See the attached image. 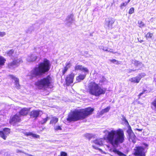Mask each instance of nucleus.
Here are the masks:
<instances>
[{
    "mask_svg": "<svg viewBox=\"0 0 156 156\" xmlns=\"http://www.w3.org/2000/svg\"><path fill=\"white\" fill-rule=\"evenodd\" d=\"M16 152L17 153H22L25 154V153L23 151H20L18 149L16 150Z\"/></svg>",
    "mask_w": 156,
    "mask_h": 156,
    "instance_id": "09e8293b",
    "label": "nucleus"
},
{
    "mask_svg": "<svg viewBox=\"0 0 156 156\" xmlns=\"http://www.w3.org/2000/svg\"><path fill=\"white\" fill-rule=\"evenodd\" d=\"M109 61L113 63L116 64H118L119 62L118 61H117L115 59H110L109 60Z\"/></svg>",
    "mask_w": 156,
    "mask_h": 156,
    "instance_id": "e433bc0d",
    "label": "nucleus"
},
{
    "mask_svg": "<svg viewBox=\"0 0 156 156\" xmlns=\"http://www.w3.org/2000/svg\"><path fill=\"white\" fill-rule=\"evenodd\" d=\"M49 119V117H47L46 118L42 120L41 121L40 123L41 124H44Z\"/></svg>",
    "mask_w": 156,
    "mask_h": 156,
    "instance_id": "2f4dec72",
    "label": "nucleus"
},
{
    "mask_svg": "<svg viewBox=\"0 0 156 156\" xmlns=\"http://www.w3.org/2000/svg\"><path fill=\"white\" fill-rule=\"evenodd\" d=\"M94 110L93 108H89L80 111L73 112L68 115L67 120L69 121H72L83 119L91 114Z\"/></svg>",
    "mask_w": 156,
    "mask_h": 156,
    "instance_id": "7ed1b4c3",
    "label": "nucleus"
},
{
    "mask_svg": "<svg viewBox=\"0 0 156 156\" xmlns=\"http://www.w3.org/2000/svg\"><path fill=\"white\" fill-rule=\"evenodd\" d=\"M30 109L24 108L22 109L19 112V115L20 116H24L27 115L29 112Z\"/></svg>",
    "mask_w": 156,
    "mask_h": 156,
    "instance_id": "2eb2a0df",
    "label": "nucleus"
},
{
    "mask_svg": "<svg viewBox=\"0 0 156 156\" xmlns=\"http://www.w3.org/2000/svg\"><path fill=\"white\" fill-rule=\"evenodd\" d=\"M133 154L136 156H145L144 149L142 147H136L134 149Z\"/></svg>",
    "mask_w": 156,
    "mask_h": 156,
    "instance_id": "423d86ee",
    "label": "nucleus"
},
{
    "mask_svg": "<svg viewBox=\"0 0 156 156\" xmlns=\"http://www.w3.org/2000/svg\"><path fill=\"white\" fill-rule=\"evenodd\" d=\"M37 58V56L34 55H32L29 56L27 58V60L29 62L34 61Z\"/></svg>",
    "mask_w": 156,
    "mask_h": 156,
    "instance_id": "6ab92c4d",
    "label": "nucleus"
},
{
    "mask_svg": "<svg viewBox=\"0 0 156 156\" xmlns=\"http://www.w3.org/2000/svg\"><path fill=\"white\" fill-rule=\"evenodd\" d=\"M136 129L137 130H138L139 131H142V129Z\"/></svg>",
    "mask_w": 156,
    "mask_h": 156,
    "instance_id": "3c124183",
    "label": "nucleus"
},
{
    "mask_svg": "<svg viewBox=\"0 0 156 156\" xmlns=\"http://www.w3.org/2000/svg\"><path fill=\"white\" fill-rule=\"evenodd\" d=\"M26 134L27 136H30L33 137H35L37 138H38L39 137V136L38 135L33 133L31 132L27 133Z\"/></svg>",
    "mask_w": 156,
    "mask_h": 156,
    "instance_id": "a878e982",
    "label": "nucleus"
},
{
    "mask_svg": "<svg viewBox=\"0 0 156 156\" xmlns=\"http://www.w3.org/2000/svg\"><path fill=\"white\" fill-rule=\"evenodd\" d=\"M71 64L70 62H67L66 63V67L67 68H68V69H69L71 66Z\"/></svg>",
    "mask_w": 156,
    "mask_h": 156,
    "instance_id": "ea45409f",
    "label": "nucleus"
},
{
    "mask_svg": "<svg viewBox=\"0 0 156 156\" xmlns=\"http://www.w3.org/2000/svg\"><path fill=\"white\" fill-rule=\"evenodd\" d=\"M58 119L56 118H53L52 120L50 121V124H53V123H56L58 121Z\"/></svg>",
    "mask_w": 156,
    "mask_h": 156,
    "instance_id": "c756f323",
    "label": "nucleus"
},
{
    "mask_svg": "<svg viewBox=\"0 0 156 156\" xmlns=\"http://www.w3.org/2000/svg\"><path fill=\"white\" fill-rule=\"evenodd\" d=\"M115 21L113 18H108L106 19L105 21V25L109 29L112 28V25Z\"/></svg>",
    "mask_w": 156,
    "mask_h": 156,
    "instance_id": "6e6552de",
    "label": "nucleus"
},
{
    "mask_svg": "<svg viewBox=\"0 0 156 156\" xmlns=\"http://www.w3.org/2000/svg\"><path fill=\"white\" fill-rule=\"evenodd\" d=\"M67 154L64 152H61L60 153V156H67Z\"/></svg>",
    "mask_w": 156,
    "mask_h": 156,
    "instance_id": "c03bdc74",
    "label": "nucleus"
},
{
    "mask_svg": "<svg viewBox=\"0 0 156 156\" xmlns=\"http://www.w3.org/2000/svg\"><path fill=\"white\" fill-rule=\"evenodd\" d=\"M134 12V9L133 8H131L129 11V14H131L133 13Z\"/></svg>",
    "mask_w": 156,
    "mask_h": 156,
    "instance_id": "4c0bfd02",
    "label": "nucleus"
},
{
    "mask_svg": "<svg viewBox=\"0 0 156 156\" xmlns=\"http://www.w3.org/2000/svg\"><path fill=\"white\" fill-rule=\"evenodd\" d=\"M104 139L102 138H100L97 139L94 141V143L98 145L101 146L103 144V141Z\"/></svg>",
    "mask_w": 156,
    "mask_h": 156,
    "instance_id": "4be33fe9",
    "label": "nucleus"
},
{
    "mask_svg": "<svg viewBox=\"0 0 156 156\" xmlns=\"http://www.w3.org/2000/svg\"><path fill=\"white\" fill-rule=\"evenodd\" d=\"M110 109V107H107L106 108L102 110L101 111L100 114L101 115H102L105 113L108 112L109 111Z\"/></svg>",
    "mask_w": 156,
    "mask_h": 156,
    "instance_id": "cd10ccee",
    "label": "nucleus"
},
{
    "mask_svg": "<svg viewBox=\"0 0 156 156\" xmlns=\"http://www.w3.org/2000/svg\"><path fill=\"white\" fill-rule=\"evenodd\" d=\"M129 136V141L132 142L134 144L135 143L136 141V138L134 134Z\"/></svg>",
    "mask_w": 156,
    "mask_h": 156,
    "instance_id": "aec40b11",
    "label": "nucleus"
},
{
    "mask_svg": "<svg viewBox=\"0 0 156 156\" xmlns=\"http://www.w3.org/2000/svg\"><path fill=\"white\" fill-rule=\"evenodd\" d=\"M124 135L123 131L119 129L117 130H112L108 131L106 138L108 142L113 146H117L122 143L124 141Z\"/></svg>",
    "mask_w": 156,
    "mask_h": 156,
    "instance_id": "f257e3e1",
    "label": "nucleus"
},
{
    "mask_svg": "<svg viewBox=\"0 0 156 156\" xmlns=\"http://www.w3.org/2000/svg\"><path fill=\"white\" fill-rule=\"evenodd\" d=\"M51 82V78L49 76L44 78L36 83L35 84L40 89L46 88H51L50 87Z\"/></svg>",
    "mask_w": 156,
    "mask_h": 156,
    "instance_id": "39448f33",
    "label": "nucleus"
},
{
    "mask_svg": "<svg viewBox=\"0 0 156 156\" xmlns=\"http://www.w3.org/2000/svg\"><path fill=\"white\" fill-rule=\"evenodd\" d=\"M128 129L127 131V132L128 133L129 136L134 134L132 130L130 125L128 126Z\"/></svg>",
    "mask_w": 156,
    "mask_h": 156,
    "instance_id": "bb28decb",
    "label": "nucleus"
},
{
    "mask_svg": "<svg viewBox=\"0 0 156 156\" xmlns=\"http://www.w3.org/2000/svg\"><path fill=\"white\" fill-rule=\"evenodd\" d=\"M99 48L100 49H102L105 51L109 52L112 53H115V52H114L113 51V49L107 47H104L103 46H100L99 47Z\"/></svg>",
    "mask_w": 156,
    "mask_h": 156,
    "instance_id": "dca6fc26",
    "label": "nucleus"
},
{
    "mask_svg": "<svg viewBox=\"0 0 156 156\" xmlns=\"http://www.w3.org/2000/svg\"><path fill=\"white\" fill-rule=\"evenodd\" d=\"M86 137L89 139H90L92 137V135L90 134H87L86 135Z\"/></svg>",
    "mask_w": 156,
    "mask_h": 156,
    "instance_id": "58836bf2",
    "label": "nucleus"
},
{
    "mask_svg": "<svg viewBox=\"0 0 156 156\" xmlns=\"http://www.w3.org/2000/svg\"><path fill=\"white\" fill-rule=\"evenodd\" d=\"M88 90L89 93L96 97L105 94L106 90L99 84L94 82H91L88 86Z\"/></svg>",
    "mask_w": 156,
    "mask_h": 156,
    "instance_id": "20e7f679",
    "label": "nucleus"
},
{
    "mask_svg": "<svg viewBox=\"0 0 156 156\" xmlns=\"http://www.w3.org/2000/svg\"><path fill=\"white\" fill-rule=\"evenodd\" d=\"M138 41H139V42H140V43L142 42L143 41V40H140V41H139L138 39Z\"/></svg>",
    "mask_w": 156,
    "mask_h": 156,
    "instance_id": "603ef678",
    "label": "nucleus"
},
{
    "mask_svg": "<svg viewBox=\"0 0 156 156\" xmlns=\"http://www.w3.org/2000/svg\"><path fill=\"white\" fill-rule=\"evenodd\" d=\"M106 79L105 78L103 77L102 79L100 81V82L101 83H103L105 81Z\"/></svg>",
    "mask_w": 156,
    "mask_h": 156,
    "instance_id": "de8ad7c7",
    "label": "nucleus"
},
{
    "mask_svg": "<svg viewBox=\"0 0 156 156\" xmlns=\"http://www.w3.org/2000/svg\"><path fill=\"white\" fill-rule=\"evenodd\" d=\"M5 59L2 56H0V69L4 65Z\"/></svg>",
    "mask_w": 156,
    "mask_h": 156,
    "instance_id": "5701e85b",
    "label": "nucleus"
},
{
    "mask_svg": "<svg viewBox=\"0 0 156 156\" xmlns=\"http://www.w3.org/2000/svg\"><path fill=\"white\" fill-rule=\"evenodd\" d=\"M68 68H67L66 66L64 67V70H63L62 71V73L63 74H65L66 72V71L68 69Z\"/></svg>",
    "mask_w": 156,
    "mask_h": 156,
    "instance_id": "a18cd8bd",
    "label": "nucleus"
},
{
    "mask_svg": "<svg viewBox=\"0 0 156 156\" xmlns=\"http://www.w3.org/2000/svg\"><path fill=\"white\" fill-rule=\"evenodd\" d=\"M130 0H128V1L127 2H126L128 4V3L130 2Z\"/></svg>",
    "mask_w": 156,
    "mask_h": 156,
    "instance_id": "864d4df0",
    "label": "nucleus"
},
{
    "mask_svg": "<svg viewBox=\"0 0 156 156\" xmlns=\"http://www.w3.org/2000/svg\"><path fill=\"white\" fill-rule=\"evenodd\" d=\"M6 34V33L4 32L0 31V37H3Z\"/></svg>",
    "mask_w": 156,
    "mask_h": 156,
    "instance_id": "37998d69",
    "label": "nucleus"
},
{
    "mask_svg": "<svg viewBox=\"0 0 156 156\" xmlns=\"http://www.w3.org/2000/svg\"><path fill=\"white\" fill-rule=\"evenodd\" d=\"M140 80V77L136 76L135 77H133L129 79V81L131 82L134 83H138Z\"/></svg>",
    "mask_w": 156,
    "mask_h": 156,
    "instance_id": "a211bd4d",
    "label": "nucleus"
},
{
    "mask_svg": "<svg viewBox=\"0 0 156 156\" xmlns=\"http://www.w3.org/2000/svg\"><path fill=\"white\" fill-rule=\"evenodd\" d=\"M112 152H113L115 154L119 155L120 156H126V155L124 154L117 150L116 149H115L113 150Z\"/></svg>",
    "mask_w": 156,
    "mask_h": 156,
    "instance_id": "b1692460",
    "label": "nucleus"
},
{
    "mask_svg": "<svg viewBox=\"0 0 156 156\" xmlns=\"http://www.w3.org/2000/svg\"><path fill=\"white\" fill-rule=\"evenodd\" d=\"M73 15L72 14H71L67 17L66 19L65 22L67 25L69 26L70 24L73 23Z\"/></svg>",
    "mask_w": 156,
    "mask_h": 156,
    "instance_id": "ddd939ff",
    "label": "nucleus"
},
{
    "mask_svg": "<svg viewBox=\"0 0 156 156\" xmlns=\"http://www.w3.org/2000/svg\"><path fill=\"white\" fill-rule=\"evenodd\" d=\"M22 62L21 58L19 59L16 60H14L9 64L8 66L10 68H14L17 66L18 64Z\"/></svg>",
    "mask_w": 156,
    "mask_h": 156,
    "instance_id": "9d476101",
    "label": "nucleus"
},
{
    "mask_svg": "<svg viewBox=\"0 0 156 156\" xmlns=\"http://www.w3.org/2000/svg\"><path fill=\"white\" fill-rule=\"evenodd\" d=\"M146 91V90H144V91H143L142 93H140L139 94V96H140H140H141L142 95V94H143V93H144V92H145Z\"/></svg>",
    "mask_w": 156,
    "mask_h": 156,
    "instance_id": "8fccbe9b",
    "label": "nucleus"
},
{
    "mask_svg": "<svg viewBox=\"0 0 156 156\" xmlns=\"http://www.w3.org/2000/svg\"><path fill=\"white\" fill-rule=\"evenodd\" d=\"M18 114H16L10 120L9 122L11 124H14L16 122H19L20 120V118Z\"/></svg>",
    "mask_w": 156,
    "mask_h": 156,
    "instance_id": "f8f14e48",
    "label": "nucleus"
},
{
    "mask_svg": "<svg viewBox=\"0 0 156 156\" xmlns=\"http://www.w3.org/2000/svg\"><path fill=\"white\" fill-rule=\"evenodd\" d=\"M50 67V61L44 59L43 62L40 63L30 71V76L32 77L41 76L48 72Z\"/></svg>",
    "mask_w": 156,
    "mask_h": 156,
    "instance_id": "f03ea898",
    "label": "nucleus"
},
{
    "mask_svg": "<svg viewBox=\"0 0 156 156\" xmlns=\"http://www.w3.org/2000/svg\"><path fill=\"white\" fill-rule=\"evenodd\" d=\"M132 63L136 67H139L142 65V63L141 62L136 60L133 61Z\"/></svg>",
    "mask_w": 156,
    "mask_h": 156,
    "instance_id": "393cba45",
    "label": "nucleus"
},
{
    "mask_svg": "<svg viewBox=\"0 0 156 156\" xmlns=\"http://www.w3.org/2000/svg\"><path fill=\"white\" fill-rule=\"evenodd\" d=\"M55 129L56 130H61L62 129L61 127L60 126H56L55 128Z\"/></svg>",
    "mask_w": 156,
    "mask_h": 156,
    "instance_id": "49530a36",
    "label": "nucleus"
},
{
    "mask_svg": "<svg viewBox=\"0 0 156 156\" xmlns=\"http://www.w3.org/2000/svg\"><path fill=\"white\" fill-rule=\"evenodd\" d=\"M153 35V34L150 32L148 33L146 35V38H151Z\"/></svg>",
    "mask_w": 156,
    "mask_h": 156,
    "instance_id": "c9c22d12",
    "label": "nucleus"
},
{
    "mask_svg": "<svg viewBox=\"0 0 156 156\" xmlns=\"http://www.w3.org/2000/svg\"><path fill=\"white\" fill-rule=\"evenodd\" d=\"M138 23L139 25V27H144V23L141 20H139L138 22Z\"/></svg>",
    "mask_w": 156,
    "mask_h": 156,
    "instance_id": "72a5a7b5",
    "label": "nucleus"
},
{
    "mask_svg": "<svg viewBox=\"0 0 156 156\" xmlns=\"http://www.w3.org/2000/svg\"><path fill=\"white\" fill-rule=\"evenodd\" d=\"M74 76V74L73 73L67 75L66 79L67 85H69L70 84L73 83Z\"/></svg>",
    "mask_w": 156,
    "mask_h": 156,
    "instance_id": "9b49d317",
    "label": "nucleus"
},
{
    "mask_svg": "<svg viewBox=\"0 0 156 156\" xmlns=\"http://www.w3.org/2000/svg\"><path fill=\"white\" fill-rule=\"evenodd\" d=\"M139 69H134V68H133V69H127V72L128 73H131L132 71H136V70H138Z\"/></svg>",
    "mask_w": 156,
    "mask_h": 156,
    "instance_id": "f704fd0d",
    "label": "nucleus"
},
{
    "mask_svg": "<svg viewBox=\"0 0 156 156\" xmlns=\"http://www.w3.org/2000/svg\"><path fill=\"white\" fill-rule=\"evenodd\" d=\"M75 70H80L81 71H83L85 72H88V69L86 68H84L81 65H76L75 66Z\"/></svg>",
    "mask_w": 156,
    "mask_h": 156,
    "instance_id": "4468645a",
    "label": "nucleus"
},
{
    "mask_svg": "<svg viewBox=\"0 0 156 156\" xmlns=\"http://www.w3.org/2000/svg\"><path fill=\"white\" fill-rule=\"evenodd\" d=\"M10 133V129L8 128L3 129L2 131H0V136L3 139L5 140L7 136Z\"/></svg>",
    "mask_w": 156,
    "mask_h": 156,
    "instance_id": "0eeeda50",
    "label": "nucleus"
},
{
    "mask_svg": "<svg viewBox=\"0 0 156 156\" xmlns=\"http://www.w3.org/2000/svg\"><path fill=\"white\" fill-rule=\"evenodd\" d=\"M122 118L121 119L124 122L125 124L128 126L129 125V124L127 119H126V117L123 115L122 116Z\"/></svg>",
    "mask_w": 156,
    "mask_h": 156,
    "instance_id": "c85d7f7f",
    "label": "nucleus"
},
{
    "mask_svg": "<svg viewBox=\"0 0 156 156\" xmlns=\"http://www.w3.org/2000/svg\"><path fill=\"white\" fill-rule=\"evenodd\" d=\"M42 114V112L40 110H33L30 112V115L31 118L36 119Z\"/></svg>",
    "mask_w": 156,
    "mask_h": 156,
    "instance_id": "1a4fd4ad",
    "label": "nucleus"
},
{
    "mask_svg": "<svg viewBox=\"0 0 156 156\" xmlns=\"http://www.w3.org/2000/svg\"><path fill=\"white\" fill-rule=\"evenodd\" d=\"M152 105L156 109V99L152 103Z\"/></svg>",
    "mask_w": 156,
    "mask_h": 156,
    "instance_id": "a19ab883",
    "label": "nucleus"
},
{
    "mask_svg": "<svg viewBox=\"0 0 156 156\" xmlns=\"http://www.w3.org/2000/svg\"><path fill=\"white\" fill-rule=\"evenodd\" d=\"M128 3L126 2H122L120 6V7L121 9H123V7H124L126 6L127 5Z\"/></svg>",
    "mask_w": 156,
    "mask_h": 156,
    "instance_id": "473e14b6",
    "label": "nucleus"
},
{
    "mask_svg": "<svg viewBox=\"0 0 156 156\" xmlns=\"http://www.w3.org/2000/svg\"><path fill=\"white\" fill-rule=\"evenodd\" d=\"M14 51L13 49H12L7 52V54L9 56H12L14 54Z\"/></svg>",
    "mask_w": 156,
    "mask_h": 156,
    "instance_id": "7c9ffc66",
    "label": "nucleus"
},
{
    "mask_svg": "<svg viewBox=\"0 0 156 156\" xmlns=\"http://www.w3.org/2000/svg\"><path fill=\"white\" fill-rule=\"evenodd\" d=\"M145 75V73H142L140 74L138 76H139V77H140V79H141L142 78V77H144V76Z\"/></svg>",
    "mask_w": 156,
    "mask_h": 156,
    "instance_id": "79ce46f5",
    "label": "nucleus"
},
{
    "mask_svg": "<svg viewBox=\"0 0 156 156\" xmlns=\"http://www.w3.org/2000/svg\"><path fill=\"white\" fill-rule=\"evenodd\" d=\"M86 74L84 73V74H80L76 78V80L78 82H80L81 80H83L86 76Z\"/></svg>",
    "mask_w": 156,
    "mask_h": 156,
    "instance_id": "412c9836",
    "label": "nucleus"
},
{
    "mask_svg": "<svg viewBox=\"0 0 156 156\" xmlns=\"http://www.w3.org/2000/svg\"><path fill=\"white\" fill-rule=\"evenodd\" d=\"M10 77L15 81V84L16 87L17 88H19L20 84L19 83V79L13 75H11Z\"/></svg>",
    "mask_w": 156,
    "mask_h": 156,
    "instance_id": "f3484780",
    "label": "nucleus"
}]
</instances>
